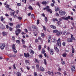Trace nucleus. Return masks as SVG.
<instances>
[{
  "mask_svg": "<svg viewBox=\"0 0 76 76\" xmlns=\"http://www.w3.org/2000/svg\"><path fill=\"white\" fill-rule=\"evenodd\" d=\"M53 32L54 34H56V35L57 36H59L60 35H61L63 33V31H58L57 30H53Z\"/></svg>",
  "mask_w": 76,
  "mask_h": 76,
  "instance_id": "1",
  "label": "nucleus"
},
{
  "mask_svg": "<svg viewBox=\"0 0 76 76\" xmlns=\"http://www.w3.org/2000/svg\"><path fill=\"white\" fill-rule=\"evenodd\" d=\"M70 19V16H68L67 17L65 18V17H62L61 18H60L59 19V20L61 21L62 20H67L68 19Z\"/></svg>",
  "mask_w": 76,
  "mask_h": 76,
  "instance_id": "2",
  "label": "nucleus"
},
{
  "mask_svg": "<svg viewBox=\"0 0 76 76\" xmlns=\"http://www.w3.org/2000/svg\"><path fill=\"white\" fill-rule=\"evenodd\" d=\"M49 6H47L46 7H45L43 8V10H46V11H47V12H50V13H52V10H51V9H49Z\"/></svg>",
  "mask_w": 76,
  "mask_h": 76,
  "instance_id": "3",
  "label": "nucleus"
},
{
  "mask_svg": "<svg viewBox=\"0 0 76 76\" xmlns=\"http://www.w3.org/2000/svg\"><path fill=\"white\" fill-rule=\"evenodd\" d=\"M61 40H60V38H59L57 40V42L56 44V45H57V46H58H58H59V47H61Z\"/></svg>",
  "mask_w": 76,
  "mask_h": 76,
  "instance_id": "4",
  "label": "nucleus"
},
{
  "mask_svg": "<svg viewBox=\"0 0 76 76\" xmlns=\"http://www.w3.org/2000/svg\"><path fill=\"white\" fill-rule=\"evenodd\" d=\"M6 45L4 43H2L0 45V48L1 50H3L4 48Z\"/></svg>",
  "mask_w": 76,
  "mask_h": 76,
  "instance_id": "5",
  "label": "nucleus"
},
{
  "mask_svg": "<svg viewBox=\"0 0 76 76\" xmlns=\"http://www.w3.org/2000/svg\"><path fill=\"white\" fill-rule=\"evenodd\" d=\"M21 32V30L20 29H17L16 31H15V33L16 36L19 35V33H20Z\"/></svg>",
  "mask_w": 76,
  "mask_h": 76,
  "instance_id": "6",
  "label": "nucleus"
},
{
  "mask_svg": "<svg viewBox=\"0 0 76 76\" xmlns=\"http://www.w3.org/2000/svg\"><path fill=\"white\" fill-rule=\"evenodd\" d=\"M0 19H1V20L2 22H3L4 23H6V21H4V20L6 19L5 18H3V16H1Z\"/></svg>",
  "mask_w": 76,
  "mask_h": 76,
  "instance_id": "7",
  "label": "nucleus"
},
{
  "mask_svg": "<svg viewBox=\"0 0 76 76\" xmlns=\"http://www.w3.org/2000/svg\"><path fill=\"white\" fill-rule=\"evenodd\" d=\"M9 5L7 4L5 6L6 8H7V10H11V11H14V10L10 8L9 7Z\"/></svg>",
  "mask_w": 76,
  "mask_h": 76,
  "instance_id": "8",
  "label": "nucleus"
},
{
  "mask_svg": "<svg viewBox=\"0 0 76 76\" xmlns=\"http://www.w3.org/2000/svg\"><path fill=\"white\" fill-rule=\"evenodd\" d=\"M5 28H6V27L4 25L1 23H0V29H5Z\"/></svg>",
  "mask_w": 76,
  "mask_h": 76,
  "instance_id": "9",
  "label": "nucleus"
},
{
  "mask_svg": "<svg viewBox=\"0 0 76 76\" xmlns=\"http://www.w3.org/2000/svg\"><path fill=\"white\" fill-rule=\"evenodd\" d=\"M66 41L68 42H73V39L71 38H68L66 39Z\"/></svg>",
  "mask_w": 76,
  "mask_h": 76,
  "instance_id": "10",
  "label": "nucleus"
},
{
  "mask_svg": "<svg viewBox=\"0 0 76 76\" xmlns=\"http://www.w3.org/2000/svg\"><path fill=\"white\" fill-rule=\"evenodd\" d=\"M59 13L61 15H64L66 14V12L64 11H59Z\"/></svg>",
  "mask_w": 76,
  "mask_h": 76,
  "instance_id": "11",
  "label": "nucleus"
},
{
  "mask_svg": "<svg viewBox=\"0 0 76 76\" xmlns=\"http://www.w3.org/2000/svg\"><path fill=\"white\" fill-rule=\"evenodd\" d=\"M25 63L27 65V66H29L30 65V63H29V60H25Z\"/></svg>",
  "mask_w": 76,
  "mask_h": 76,
  "instance_id": "12",
  "label": "nucleus"
},
{
  "mask_svg": "<svg viewBox=\"0 0 76 76\" xmlns=\"http://www.w3.org/2000/svg\"><path fill=\"white\" fill-rule=\"evenodd\" d=\"M9 57H15L16 55L10 54L8 55Z\"/></svg>",
  "mask_w": 76,
  "mask_h": 76,
  "instance_id": "13",
  "label": "nucleus"
},
{
  "mask_svg": "<svg viewBox=\"0 0 76 76\" xmlns=\"http://www.w3.org/2000/svg\"><path fill=\"white\" fill-rule=\"evenodd\" d=\"M24 56L25 57H26V58H28V57H29V54L28 53H27L26 54V53H24Z\"/></svg>",
  "mask_w": 76,
  "mask_h": 76,
  "instance_id": "14",
  "label": "nucleus"
},
{
  "mask_svg": "<svg viewBox=\"0 0 76 76\" xmlns=\"http://www.w3.org/2000/svg\"><path fill=\"white\" fill-rule=\"evenodd\" d=\"M60 10V8L58 7H55V10L56 12H57Z\"/></svg>",
  "mask_w": 76,
  "mask_h": 76,
  "instance_id": "15",
  "label": "nucleus"
},
{
  "mask_svg": "<svg viewBox=\"0 0 76 76\" xmlns=\"http://www.w3.org/2000/svg\"><path fill=\"white\" fill-rule=\"evenodd\" d=\"M49 51L50 54L52 55L54 54V50L53 49H50Z\"/></svg>",
  "mask_w": 76,
  "mask_h": 76,
  "instance_id": "16",
  "label": "nucleus"
},
{
  "mask_svg": "<svg viewBox=\"0 0 76 76\" xmlns=\"http://www.w3.org/2000/svg\"><path fill=\"white\" fill-rule=\"evenodd\" d=\"M71 70L72 72H74L75 70V66H72L71 67Z\"/></svg>",
  "mask_w": 76,
  "mask_h": 76,
  "instance_id": "17",
  "label": "nucleus"
},
{
  "mask_svg": "<svg viewBox=\"0 0 76 76\" xmlns=\"http://www.w3.org/2000/svg\"><path fill=\"white\" fill-rule=\"evenodd\" d=\"M33 29H36V30H38V28L34 26H32L31 27Z\"/></svg>",
  "mask_w": 76,
  "mask_h": 76,
  "instance_id": "18",
  "label": "nucleus"
},
{
  "mask_svg": "<svg viewBox=\"0 0 76 76\" xmlns=\"http://www.w3.org/2000/svg\"><path fill=\"white\" fill-rule=\"evenodd\" d=\"M40 69L41 72H44V68L42 66H40Z\"/></svg>",
  "mask_w": 76,
  "mask_h": 76,
  "instance_id": "19",
  "label": "nucleus"
},
{
  "mask_svg": "<svg viewBox=\"0 0 76 76\" xmlns=\"http://www.w3.org/2000/svg\"><path fill=\"white\" fill-rule=\"evenodd\" d=\"M16 75L17 76H21V74L20 73V72H17L16 73Z\"/></svg>",
  "mask_w": 76,
  "mask_h": 76,
  "instance_id": "20",
  "label": "nucleus"
},
{
  "mask_svg": "<svg viewBox=\"0 0 76 76\" xmlns=\"http://www.w3.org/2000/svg\"><path fill=\"white\" fill-rule=\"evenodd\" d=\"M2 34L3 36H4V37H5V36H6L7 35V33L4 31L2 32Z\"/></svg>",
  "mask_w": 76,
  "mask_h": 76,
  "instance_id": "21",
  "label": "nucleus"
},
{
  "mask_svg": "<svg viewBox=\"0 0 76 76\" xmlns=\"http://www.w3.org/2000/svg\"><path fill=\"white\" fill-rule=\"evenodd\" d=\"M50 28L53 29H56V27L55 26L52 25L50 26Z\"/></svg>",
  "mask_w": 76,
  "mask_h": 76,
  "instance_id": "22",
  "label": "nucleus"
},
{
  "mask_svg": "<svg viewBox=\"0 0 76 76\" xmlns=\"http://www.w3.org/2000/svg\"><path fill=\"white\" fill-rule=\"evenodd\" d=\"M61 24V23L60 21H58L57 22V25L58 26H60V24Z\"/></svg>",
  "mask_w": 76,
  "mask_h": 76,
  "instance_id": "23",
  "label": "nucleus"
},
{
  "mask_svg": "<svg viewBox=\"0 0 76 76\" xmlns=\"http://www.w3.org/2000/svg\"><path fill=\"white\" fill-rule=\"evenodd\" d=\"M54 49L55 50H56V51H57V52H59V50L58 49V48H57V47H55L54 48Z\"/></svg>",
  "mask_w": 76,
  "mask_h": 76,
  "instance_id": "24",
  "label": "nucleus"
},
{
  "mask_svg": "<svg viewBox=\"0 0 76 76\" xmlns=\"http://www.w3.org/2000/svg\"><path fill=\"white\" fill-rule=\"evenodd\" d=\"M72 53L74 54V53H75V49H74V48H73V46H72Z\"/></svg>",
  "mask_w": 76,
  "mask_h": 76,
  "instance_id": "25",
  "label": "nucleus"
},
{
  "mask_svg": "<svg viewBox=\"0 0 76 76\" xmlns=\"http://www.w3.org/2000/svg\"><path fill=\"white\" fill-rule=\"evenodd\" d=\"M15 48H16V46H15V45L13 44L12 45V50L14 49H15Z\"/></svg>",
  "mask_w": 76,
  "mask_h": 76,
  "instance_id": "26",
  "label": "nucleus"
},
{
  "mask_svg": "<svg viewBox=\"0 0 76 76\" xmlns=\"http://www.w3.org/2000/svg\"><path fill=\"white\" fill-rule=\"evenodd\" d=\"M42 54H44L45 53V50H44V49H42Z\"/></svg>",
  "mask_w": 76,
  "mask_h": 76,
  "instance_id": "27",
  "label": "nucleus"
},
{
  "mask_svg": "<svg viewBox=\"0 0 76 76\" xmlns=\"http://www.w3.org/2000/svg\"><path fill=\"white\" fill-rule=\"evenodd\" d=\"M42 4H47V2L45 1H43L42 2Z\"/></svg>",
  "mask_w": 76,
  "mask_h": 76,
  "instance_id": "28",
  "label": "nucleus"
},
{
  "mask_svg": "<svg viewBox=\"0 0 76 76\" xmlns=\"http://www.w3.org/2000/svg\"><path fill=\"white\" fill-rule=\"evenodd\" d=\"M41 37H42V38H44L45 37V34L44 33H41Z\"/></svg>",
  "mask_w": 76,
  "mask_h": 76,
  "instance_id": "29",
  "label": "nucleus"
},
{
  "mask_svg": "<svg viewBox=\"0 0 76 76\" xmlns=\"http://www.w3.org/2000/svg\"><path fill=\"white\" fill-rule=\"evenodd\" d=\"M20 27V26L19 24H18L16 26L15 28L16 29H18V28H19Z\"/></svg>",
  "mask_w": 76,
  "mask_h": 76,
  "instance_id": "30",
  "label": "nucleus"
},
{
  "mask_svg": "<svg viewBox=\"0 0 76 76\" xmlns=\"http://www.w3.org/2000/svg\"><path fill=\"white\" fill-rule=\"evenodd\" d=\"M50 40H51V36H49L48 37V43H49V42H50Z\"/></svg>",
  "mask_w": 76,
  "mask_h": 76,
  "instance_id": "31",
  "label": "nucleus"
},
{
  "mask_svg": "<svg viewBox=\"0 0 76 76\" xmlns=\"http://www.w3.org/2000/svg\"><path fill=\"white\" fill-rule=\"evenodd\" d=\"M66 56H67V53H64L62 55V56L64 57H66Z\"/></svg>",
  "mask_w": 76,
  "mask_h": 76,
  "instance_id": "32",
  "label": "nucleus"
},
{
  "mask_svg": "<svg viewBox=\"0 0 76 76\" xmlns=\"http://www.w3.org/2000/svg\"><path fill=\"white\" fill-rule=\"evenodd\" d=\"M71 38L72 39H73V41H75V37H73V35L72 34H71Z\"/></svg>",
  "mask_w": 76,
  "mask_h": 76,
  "instance_id": "33",
  "label": "nucleus"
},
{
  "mask_svg": "<svg viewBox=\"0 0 76 76\" xmlns=\"http://www.w3.org/2000/svg\"><path fill=\"white\" fill-rule=\"evenodd\" d=\"M28 9H30V10H33L34 9H33V8H32V6H30L28 7Z\"/></svg>",
  "mask_w": 76,
  "mask_h": 76,
  "instance_id": "34",
  "label": "nucleus"
},
{
  "mask_svg": "<svg viewBox=\"0 0 76 76\" xmlns=\"http://www.w3.org/2000/svg\"><path fill=\"white\" fill-rule=\"evenodd\" d=\"M41 45H39L38 46V50H41Z\"/></svg>",
  "mask_w": 76,
  "mask_h": 76,
  "instance_id": "35",
  "label": "nucleus"
},
{
  "mask_svg": "<svg viewBox=\"0 0 76 76\" xmlns=\"http://www.w3.org/2000/svg\"><path fill=\"white\" fill-rule=\"evenodd\" d=\"M14 12H11L10 13V15L11 16H12V15H13L14 16V15H15V11H14Z\"/></svg>",
  "mask_w": 76,
  "mask_h": 76,
  "instance_id": "36",
  "label": "nucleus"
},
{
  "mask_svg": "<svg viewBox=\"0 0 76 76\" xmlns=\"http://www.w3.org/2000/svg\"><path fill=\"white\" fill-rule=\"evenodd\" d=\"M44 64H45V65H47V60H46V59H45L44 60Z\"/></svg>",
  "mask_w": 76,
  "mask_h": 76,
  "instance_id": "37",
  "label": "nucleus"
},
{
  "mask_svg": "<svg viewBox=\"0 0 76 76\" xmlns=\"http://www.w3.org/2000/svg\"><path fill=\"white\" fill-rule=\"evenodd\" d=\"M16 42L18 44H20V40H17L16 41Z\"/></svg>",
  "mask_w": 76,
  "mask_h": 76,
  "instance_id": "38",
  "label": "nucleus"
},
{
  "mask_svg": "<svg viewBox=\"0 0 76 76\" xmlns=\"http://www.w3.org/2000/svg\"><path fill=\"white\" fill-rule=\"evenodd\" d=\"M56 74L57 75H58L59 76H61V73H60V72H56Z\"/></svg>",
  "mask_w": 76,
  "mask_h": 76,
  "instance_id": "39",
  "label": "nucleus"
},
{
  "mask_svg": "<svg viewBox=\"0 0 76 76\" xmlns=\"http://www.w3.org/2000/svg\"><path fill=\"white\" fill-rule=\"evenodd\" d=\"M53 21H54V22H55V21H58V20H57V18H53Z\"/></svg>",
  "mask_w": 76,
  "mask_h": 76,
  "instance_id": "40",
  "label": "nucleus"
},
{
  "mask_svg": "<svg viewBox=\"0 0 76 76\" xmlns=\"http://www.w3.org/2000/svg\"><path fill=\"white\" fill-rule=\"evenodd\" d=\"M22 44H24L25 43V40L23 39H22L21 40Z\"/></svg>",
  "mask_w": 76,
  "mask_h": 76,
  "instance_id": "41",
  "label": "nucleus"
},
{
  "mask_svg": "<svg viewBox=\"0 0 76 76\" xmlns=\"http://www.w3.org/2000/svg\"><path fill=\"white\" fill-rule=\"evenodd\" d=\"M17 18H18V19L19 20H21L22 19V18L21 17L19 16L17 17Z\"/></svg>",
  "mask_w": 76,
  "mask_h": 76,
  "instance_id": "42",
  "label": "nucleus"
},
{
  "mask_svg": "<svg viewBox=\"0 0 76 76\" xmlns=\"http://www.w3.org/2000/svg\"><path fill=\"white\" fill-rule=\"evenodd\" d=\"M37 6H39V7H41V6L40 5V4H39V2H37Z\"/></svg>",
  "mask_w": 76,
  "mask_h": 76,
  "instance_id": "43",
  "label": "nucleus"
},
{
  "mask_svg": "<svg viewBox=\"0 0 76 76\" xmlns=\"http://www.w3.org/2000/svg\"><path fill=\"white\" fill-rule=\"evenodd\" d=\"M43 28L44 30L45 31H47V29L45 27V26H43Z\"/></svg>",
  "mask_w": 76,
  "mask_h": 76,
  "instance_id": "44",
  "label": "nucleus"
},
{
  "mask_svg": "<svg viewBox=\"0 0 76 76\" xmlns=\"http://www.w3.org/2000/svg\"><path fill=\"white\" fill-rule=\"evenodd\" d=\"M53 42H57V40H56V39H53Z\"/></svg>",
  "mask_w": 76,
  "mask_h": 76,
  "instance_id": "45",
  "label": "nucleus"
},
{
  "mask_svg": "<svg viewBox=\"0 0 76 76\" xmlns=\"http://www.w3.org/2000/svg\"><path fill=\"white\" fill-rule=\"evenodd\" d=\"M45 20L46 22H47L48 21V19H47V18L45 17Z\"/></svg>",
  "mask_w": 76,
  "mask_h": 76,
  "instance_id": "46",
  "label": "nucleus"
},
{
  "mask_svg": "<svg viewBox=\"0 0 76 76\" xmlns=\"http://www.w3.org/2000/svg\"><path fill=\"white\" fill-rule=\"evenodd\" d=\"M31 16L33 19H34V18H35V15H34V14H32Z\"/></svg>",
  "mask_w": 76,
  "mask_h": 76,
  "instance_id": "47",
  "label": "nucleus"
},
{
  "mask_svg": "<svg viewBox=\"0 0 76 76\" xmlns=\"http://www.w3.org/2000/svg\"><path fill=\"white\" fill-rule=\"evenodd\" d=\"M13 67L14 69H16V65L15 64H14L13 65Z\"/></svg>",
  "mask_w": 76,
  "mask_h": 76,
  "instance_id": "48",
  "label": "nucleus"
},
{
  "mask_svg": "<svg viewBox=\"0 0 76 76\" xmlns=\"http://www.w3.org/2000/svg\"><path fill=\"white\" fill-rule=\"evenodd\" d=\"M62 45L63 46H65L66 45V43L65 42H64L62 43Z\"/></svg>",
  "mask_w": 76,
  "mask_h": 76,
  "instance_id": "49",
  "label": "nucleus"
},
{
  "mask_svg": "<svg viewBox=\"0 0 76 76\" xmlns=\"http://www.w3.org/2000/svg\"><path fill=\"white\" fill-rule=\"evenodd\" d=\"M36 68H37V69H39V64L36 65Z\"/></svg>",
  "mask_w": 76,
  "mask_h": 76,
  "instance_id": "50",
  "label": "nucleus"
},
{
  "mask_svg": "<svg viewBox=\"0 0 76 76\" xmlns=\"http://www.w3.org/2000/svg\"><path fill=\"white\" fill-rule=\"evenodd\" d=\"M37 25H39V20H37Z\"/></svg>",
  "mask_w": 76,
  "mask_h": 76,
  "instance_id": "51",
  "label": "nucleus"
},
{
  "mask_svg": "<svg viewBox=\"0 0 76 76\" xmlns=\"http://www.w3.org/2000/svg\"><path fill=\"white\" fill-rule=\"evenodd\" d=\"M17 5L18 6H21V4L20 3H17Z\"/></svg>",
  "mask_w": 76,
  "mask_h": 76,
  "instance_id": "52",
  "label": "nucleus"
},
{
  "mask_svg": "<svg viewBox=\"0 0 76 76\" xmlns=\"http://www.w3.org/2000/svg\"><path fill=\"white\" fill-rule=\"evenodd\" d=\"M61 63L62 64L64 65V64H65V62L64 61H62Z\"/></svg>",
  "mask_w": 76,
  "mask_h": 76,
  "instance_id": "53",
  "label": "nucleus"
},
{
  "mask_svg": "<svg viewBox=\"0 0 76 76\" xmlns=\"http://www.w3.org/2000/svg\"><path fill=\"white\" fill-rule=\"evenodd\" d=\"M13 50V51L14 53H17V50H16V49H15Z\"/></svg>",
  "mask_w": 76,
  "mask_h": 76,
  "instance_id": "54",
  "label": "nucleus"
},
{
  "mask_svg": "<svg viewBox=\"0 0 76 76\" xmlns=\"http://www.w3.org/2000/svg\"><path fill=\"white\" fill-rule=\"evenodd\" d=\"M31 53L32 54H34V51L32 50H31Z\"/></svg>",
  "mask_w": 76,
  "mask_h": 76,
  "instance_id": "55",
  "label": "nucleus"
},
{
  "mask_svg": "<svg viewBox=\"0 0 76 76\" xmlns=\"http://www.w3.org/2000/svg\"><path fill=\"white\" fill-rule=\"evenodd\" d=\"M50 5L51 6H52V7H54V3H52V4H50Z\"/></svg>",
  "mask_w": 76,
  "mask_h": 76,
  "instance_id": "56",
  "label": "nucleus"
},
{
  "mask_svg": "<svg viewBox=\"0 0 76 76\" xmlns=\"http://www.w3.org/2000/svg\"><path fill=\"white\" fill-rule=\"evenodd\" d=\"M38 39L39 41H41V40H42V39L40 37H38Z\"/></svg>",
  "mask_w": 76,
  "mask_h": 76,
  "instance_id": "57",
  "label": "nucleus"
},
{
  "mask_svg": "<svg viewBox=\"0 0 76 76\" xmlns=\"http://www.w3.org/2000/svg\"><path fill=\"white\" fill-rule=\"evenodd\" d=\"M64 76H66V75H67V72L66 71H64Z\"/></svg>",
  "mask_w": 76,
  "mask_h": 76,
  "instance_id": "58",
  "label": "nucleus"
},
{
  "mask_svg": "<svg viewBox=\"0 0 76 76\" xmlns=\"http://www.w3.org/2000/svg\"><path fill=\"white\" fill-rule=\"evenodd\" d=\"M34 76H38V75H37V72H34Z\"/></svg>",
  "mask_w": 76,
  "mask_h": 76,
  "instance_id": "59",
  "label": "nucleus"
},
{
  "mask_svg": "<svg viewBox=\"0 0 76 76\" xmlns=\"http://www.w3.org/2000/svg\"><path fill=\"white\" fill-rule=\"evenodd\" d=\"M9 29H10V31H12L13 28H12L11 27H10Z\"/></svg>",
  "mask_w": 76,
  "mask_h": 76,
  "instance_id": "60",
  "label": "nucleus"
},
{
  "mask_svg": "<svg viewBox=\"0 0 76 76\" xmlns=\"http://www.w3.org/2000/svg\"><path fill=\"white\" fill-rule=\"evenodd\" d=\"M39 41H38V39H35V42H38Z\"/></svg>",
  "mask_w": 76,
  "mask_h": 76,
  "instance_id": "61",
  "label": "nucleus"
},
{
  "mask_svg": "<svg viewBox=\"0 0 76 76\" xmlns=\"http://www.w3.org/2000/svg\"><path fill=\"white\" fill-rule=\"evenodd\" d=\"M35 61H36L37 62V63H39V61H38V60L37 59H35Z\"/></svg>",
  "mask_w": 76,
  "mask_h": 76,
  "instance_id": "62",
  "label": "nucleus"
},
{
  "mask_svg": "<svg viewBox=\"0 0 76 76\" xmlns=\"http://www.w3.org/2000/svg\"><path fill=\"white\" fill-rule=\"evenodd\" d=\"M9 25H10V26H13V23H9Z\"/></svg>",
  "mask_w": 76,
  "mask_h": 76,
  "instance_id": "63",
  "label": "nucleus"
},
{
  "mask_svg": "<svg viewBox=\"0 0 76 76\" xmlns=\"http://www.w3.org/2000/svg\"><path fill=\"white\" fill-rule=\"evenodd\" d=\"M5 15L6 16H7V17H9V14H8L7 13L5 14Z\"/></svg>",
  "mask_w": 76,
  "mask_h": 76,
  "instance_id": "64",
  "label": "nucleus"
}]
</instances>
